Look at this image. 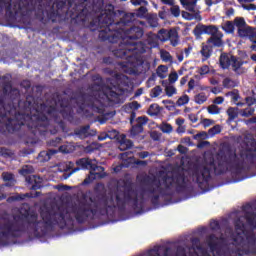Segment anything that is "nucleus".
<instances>
[{
    "label": "nucleus",
    "instance_id": "4be33fe9",
    "mask_svg": "<svg viewBox=\"0 0 256 256\" xmlns=\"http://www.w3.org/2000/svg\"><path fill=\"white\" fill-rule=\"evenodd\" d=\"M206 43H208V45H212V47H223V40L221 37L217 36V34L211 36Z\"/></svg>",
    "mask_w": 256,
    "mask_h": 256
},
{
    "label": "nucleus",
    "instance_id": "338daca9",
    "mask_svg": "<svg viewBox=\"0 0 256 256\" xmlns=\"http://www.w3.org/2000/svg\"><path fill=\"white\" fill-rule=\"evenodd\" d=\"M106 139H109V134H107V132H102L98 136V141H105Z\"/></svg>",
    "mask_w": 256,
    "mask_h": 256
},
{
    "label": "nucleus",
    "instance_id": "e2e57ef3",
    "mask_svg": "<svg viewBox=\"0 0 256 256\" xmlns=\"http://www.w3.org/2000/svg\"><path fill=\"white\" fill-rule=\"evenodd\" d=\"M2 177L4 181H13V174L11 173H8V172L3 173Z\"/></svg>",
    "mask_w": 256,
    "mask_h": 256
},
{
    "label": "nucleus",
    "instance_id": "f03ea898",
    "mask_svg": "<svg viewBox=\"0 0 256 256\" xmlns=\"http://www.w3.org/2000/svg\"><path fill=\"white\" fill-rule=\"evenodd\" d=\"M21 92L11 82L2 84L0 94V133L26 131L34 139L47 137V104L39 105L37 98L27 95L20 99Z\"/></svg>",
    "mask_w": 256,
    "mask_h": 256
},
{
    "label": "nucleus",
    "instance_id": "052dcab7",
    "mask_svg": "<svg viewBox=\"0 0 256 256\" xmlns=\"http://www.w3.org/2000/svg\"><path fill=\"white\" fill-rule=\"evenodd\" d=\"M242 8H244L246 11H256V5L255 4H242Z\"/></svg>",
    "mask_w": 256,
    "mask_h": 256
},
{
    "label": "nucleus",
    "instance_id": "6ab92c4d",
    "mask_svg": "<svg viewBox=\"0 0 256 256\" xmlns=\"http://www.w3.org/2000/svg\"><path fill=\"white\" fill-rule=\"evenodd\" d=\"M235 55H229L227 53H222L219 58L220 67L222 69H229L231 67L232 59Z\"/></svg>",
    "mask_w": 256,
    "mask_h": 256
},
{
    "label": "nucleus",
    "instance_id": "393cba45",
    "mask_svg": "<svg viewBox=\"0 0 256 256\" xmlns=\"http://www.w3.org/2000/svg\"><path fill=\"white\" fill-rule=\"evenodd\" d=\"M171 34V30L161 29L158 31L157 38L165 43V41H169V35Z\"/></svg>",
    "mask_w": 256,
    "mask_h": 256
},
{
    "label": "nucleus",
    "instance_id": "4d7b16f0",
    "mask_svg": "<svg viewBox=\"0 0 256 256\" xmlns=\"http://www.w3.org/2000/svg\"><path fill=\"white\" fill-rule=\"evenodd\" d=\"M178 79H179V74H177V72H173L169 75V83H176Z\"/></svg>",
    "mask_w": 256,
    "mask_h": 256
},
{
    "label": "nucleus",
    "instance_id": "774afa93",
    "mask_svg": "<svg viewBox=\"0 0 256 256\" xmlns=\"http://www.w3.org/2000/svg\"><path fill=\"white\" fill-rule=\"evenodd\" d=\"M182 17L184 19H187V21H191L193 19V14L184 11L182 12Z\"/></svg>",
    "mask_w": 256,
    "mask_h": 256
},
{
    "label": "nucleus",
    "instance_id": "cd10ccee",
    "mask_svg": "<svg viewBox=\"0 0 256 256\" xmlns=\"http://www.w3.org/2000/svg\"><path fill=\"white\" fill-rule=\"evenodd\" d=\"M222 85H223L224 89H233V88L237 87V82H235L231 78H225L222 81Z\"/></svg>",
    "mask_w": 256,
    "mask_h": 256
},
{
    "label": "nucleus",
    "instance_id": "7ed1b4c3",
    "mask_svg": "<svg viewBox=\"0 0 256 256\" xmlns=\"http://www.w3.org/2000/svg\"><path fill=\"white\" fill-rule=\"evenodd\" d=\"M116 17L117 13H115L113 5H110V8L102 10L100 15L90 23V27H96L99 33L105 31L107 35H112L115 31L127 29L129 23L135 21V13H126L120 21L115 22Z\"/></svg>",
    "mask_w": 256,
    "mask_h": 256
},
{
    "label": "nucleus",
    "instance_id": "20e7f679",
    "mask_svg": "<svg viewBox=\"0 0 256 256\" xmlns=\"http://www.w3.org/2000/svg\"><path fill=\"white\" fill-rule=\"evenodd\" d=\"M145 35V31L139 26H132L130 28H122L114 31L112 34H107L105 31H100L98 37L100 41H108V43H119V47L133 44L139 41Z\"/></svg>",
    "mask_w": 256,
    "mask_h": 256
},
{
    "label": "nucleus",
    "instance_id": "c85d7f7f",
    "mask_svg": "<svg viewBox=\"0 0 256 256\" xmlns=\"http://www.w3.org/2000/svg\"><path fill=\"white\" fill-rule=\"evenodd\" d=\"M168 70H169V68H167V66L160 65V66H158V68L156 70V74L160 79H165V77H167V75H165V73H167Z\"/></svg>",
    "mask_w": 256,
    "mask_h": 256
},
{
    "label": "nucleus",
    "instance_id": "5fc2aeb1",
    "mask_svg": "<svg viewBox=\"0 0 256 256\" xmlns=\"http://www.w3.org/2000/svg\"><path fill=\"white\" fill-rule=\"evenodd\" d=\"M191 243L196 247V249H198V251H201V240L198 237L192 238Z\"/></svg>",
    "mask_w": 256,
    "mask_h": 256
},
{
    "label": "nucleus",
    "instance_id": "2eb2a0df",
    "mask_svg": "<svg viewBox=\"0 0 256 256\" xmlns=\"http://www.w3.org/2000/svg\"><path fill=\"white\" fill-rule=\"evenodd\" d=\"M231 61L232 62L230 66H232V71H234V73H236L237 75H241L245 73V70L243 69V65L247 63L246 61H243V59L237 56H232Z\"/></svg>",
    "mask_w": 256,
    "mask_h": 256
},
{
    "label": "nucleus",
    "instance_id": "e433bc0d",
    "mask_svg": "<svg viewBox=\"0 0 256 256\" xmlns=\"http://www.w3.org/2000/svg\"><path fill=\"white\" fill-rule=\"evenodd\" d=\"M165 93L167 97H172L177 94V88H175V86H172V85L166 86Z\"/></svg>",
    "mask_w": 256,
    "mask_h": 256
},
{
    "label": "nucleus",
    "instance_id": "c03bdc74",
    "mask_svg": "<svg viewBox=\"0 0 256 256\" xmlns=\"http://www.w3.org/2000/svg\"><path fill=\"white\" fill-rule=\"evenodd\" d=\"M61 141H63L61 137H56L49 141V145L50 147H59V145H61Z\"/></svg>",
    "mask_w": 256,
    "mask_h": 256
},
{
    "label": "nucleus",
    "instance_id": "bb28decb",
    "mask_svg": "<svg viewBox=\"0 0 256 256\" xmlns=\"http://www.w3.org/2000/svg\"><path fill=\"white\" fill-rule=\"evenodd\" d=\"M163 108L159 107V104H151L147 113L150 115V117H155L161 113V110Z\"/></svg>",
    "mask_w": 256,
    "mask_h": 256
},
{
    "label": "nucleus",
    "instance_id": "dca6fc26",
    "mask_svg": "<svg viewBox=\"0 0 256 256\" xmlns=\"http://www.w3.org/2000/svg\"><path fill=\"white\" fill-rule=\"evenodd\" d=\"M38 19L42 21L43 23L47 21H52V23H55V19H57V12L53 9L48 10H41V15L38 16Z\"/></svg>",
    "mask_w": 256,
    "mask_h": 256
},
{
    "label": "nucleus",
    "instance_id": "2f4dec72",
    "mask_svg": "<svg viewBox=\"0 0 256 256\" xmlns=\"http://www.w3.org/2000/svg\"><path fill=\"white\" fill-rule=\"evenodd\" d=\"M234 25L238 27V29H242L247 26V22H245V18L243 17H236L234 19Z\"/></svg>",
    "mask_w": 256,
    "mask_h": 256
},
{
    "label": "nucleus",
    "instance_id": "f257e3e1",
    "mask_svg": "<svg viewBox=\"0 0 256 256\" xmlns=\"http://www.w3.org/2000/svg\"><path fill=\"white\" fill-rule=\"evenodd\" d=\"M150 182L147 184L143 193L133 188L132 183H125L122 189H117L115 193L109 192L107 194H99L95 197H90L89 201L81 200L78 204L72 206V213L80 225L93 221L95 217L101 215L102 217H115L117 209L125 211L127 204L132 203L134 211H143L145 209V193L152 195L150 202L157 206L159 205L160 197H173L174 191L176 193H187L189 189V182L185 174L176 173L172 176L165 175L161 180L147 176Z\"/></svg>",
    "mask_w": 256,
    "mask_h": 256
},
{
    "label": "nucleus",
    "instance_id": "680f3d73",
    "mask_svg": "<svg viewBox=\"0 0 256 256\" xmlns=\"http://www.w3.org/2000/svg\"><path fill=\"white\" fill-rule=\"evenodd\" d=\"M208 134L207 132L203 131L194 136V139H207Z\"/></svg>",
    "mask_w": 256,
    "mask_h": 256
},
{
    "label": "nucleus",
    "instance_id": "aec40b11",
    "mask_svg": "<svg viewBox=\"0 0 256 256\" xmlns=\"http://www.w3.org/2000/svg\"><path fill=\"white\" fill-rule=\"evenodd\" d=\"M208 247H210L211 251H217V249H219V237H217V235L215 234H210L207 238H206Z\"/></svg>",
    "mask_w": 256,
    "mask_h": 256
},
{
    "label": "nucleus",
    "instance_id": "9d476101",
    "mask_svg": "<svg viewBox=\"0 0 256 256\" xmlns=\"http://www.w3.org/2000/svg\"><path fill=\"white\" fill-rule=\"evenodd\" d=\"M217 33H219V28L215 25L198 24L193 29V34L196 39H199L201 35H211L213 37L217 35Z\"/></svg>",
    "mask_w": 256,
    "mask_h": 256
},
{
    "label": "nucleus",
    "instance_id": "4c0bfd02",
    "mask_svg": "<svg viewBox=\"0 0 256 256\" xmlns=\"http://www.w3.org/2000/svg\"><path fill=\"white\" fill-rule=\"evenodd\" d=\"M160 57L162 61H165V63H168V61H173V56H171V53L166 50L161 52Z\"/></svg>",
    "mask_w": 256,
    "mask_h": 256
},
{
    "label": "nucleus",
    "instance_id": "1a4fd4ad",
    "mask_svg": "<svg viewBox=\"0 0 256 256\" xmlns=\"http://www.w3.org/2000/svg\"><path fill=\"white\" fill-rule=\"evenodd\" d=\"M2 11L9 19H15L21 13V0H0V13Z\"/></svg>",
    "mask_w": 256,
    "mask_h": 256
},
{
    "label": "nucleus",
    "instance_id": "423d86ee",
    "mask_svg": "<svg viewBox=\"0 0 256 256\" xmlns=\"http://www.w3.org/2000/svg\"><path fill=\"white\" fill-rule=\"evenodd\" d=\"M76 167L72 168V170L69 173L63 174V179H69L70 176L73 175V173H77V171H90V175H93L94 177L91 178V176H88L83 182L82 185H89L95 179V175H99V173H95V171H99L100 173L105 171V168L103 166L97 165L95 163V160L90 158H79L76 160Z\"/></svg>",
    "mask_w": 256,
    "mask_h": 256
},
{
    "label": "nucleus",
    "instance_id": "8fccbe9b",
    "mask_svg": "<svg viewBox=\"0 0 256 256\" xmlns=\"http://www.w3.org/2000/svg\"><path fill=\"white\" fill-rule=\"evenodd\" d=\"M162 133H171L173 131V126L169 123H165L161 128Z\"/></svg>",
    "mask_w": 256,
    "mask_h": 256
},
{
    "label": "nucleus",
    "instance_id": "603ef678",
    "mask_svg": "<svg viewBox=\"0 0 256 256\" xmlns=\"http://www.w3.org/2000/svg\"><path fill=\"white\" fill-rule=\"evenodd\" d=\"M234 243H237V245H243V241H245V238L241 236V233H237V236L233 238Z\"/></svg>",
    "mask_w": 256,
    "mask_h": 256
},
{
    "label": "nucleus",
    "instance_id": "f3484780",
    "mask_svg": "<svg viewBox=\"0 0 256 256\" xmlns=\"http://www.w3.org/2000/svg\"><path fill=\"white\" fill-rule=\"evenodd\" d=\"M200 55L202 56V61H207V59L211 58V55H213V46L211 44L202 43Z\"/></svg>",
    "mask_w": 256,
    "mask_h": 256
},
{
    "label": "nucleus",
    "instance_id": "9b49d317",
    "mask_svg": "<svg viewBox=\"0 0 256 256\" xmlns=\"http://www.w3.org/2000/svg\"><path fill=\"white\" fill-rule=\"evenodd\" d=\"M147 123H149V117L147 116H139L138 118H136V124L132 125L130 129V134L132 135V137H137V135H141L144 130L143 127L147 125Z\"/></svg>",
    "mask_w": 256,
    "mask_h": 256
},
{
    "label": "nucleus",
    "instance_id": "c9c22d12",
    "mask_svg": "<svg viewBox=\"0 0 256 256\" xmlns=\"http://www.w3.org/2000/svg\"><path fill=\"white\" fill-rule=\"evenodd\" d=\"M208 113H210V115H219L221 113V109L219 106L212 104L208 106Z\"/></svg>",
    "mask_w": 256,
    "mask_h": 256
},
{
    "label": "nucleus",
    "instance_id": "f8f14e48",
    "mask_svg": "<svg viewBox=\"0 0 256 256\" xmlns=\"http://www.w3.org/2000/svg\"><path fill=\"white\" fill-rule=\"evenodd\" d=\"M74 135L75 137H78V139H88V137H95V135H97V131L91 130L90 125H85L76 128L74 130Z\"/></svg>",
    "mask_w": 256,
    "mask_h": 256
},
{
    "label": "nucleus",
    "instance_id": "3c124183",
    "mask_svg": "<svg viewBox=\"0 0 256 256\" xmlns=\"http://www.w3.org/2000/svg\"><path fill=\"white\" fill-rule=\"evenodd\" d=\"M226 95H227V97H229V96L232 97V99L234 101H239V91H237V90L228 92Z\"/></svg>",
    "mask_w": 256,
    "mask_h": 256
},
{
    "label": "nucleus",
    "instance_id": "69168bd1",
    "mask_svg": "<svg viewBox=\"0 0 256 256\" xmlns=\"http://www.w3.org/2000/svg\"><path fill=\"white\" fill-rule=\"evenodd\" d=\"M148 23L151 25V27H155L157 25V18L149 16Z\"/></svg>",
    "mask_w": 256,
    "mask_h": 256
},
{
    "label": "nucleus",
    "instance_id": "a878e982",
    "mask_svg": "<svg viewBox=\"0 0 256 256\" xmlns=\"http://www.w3.org/2000/svg\"><path fill=\"white\" fill-rule=\"evenodd\" d=\"M228 120L227 123H231L239 117V112H237V108L230 107L227 110Z\"/></svg>",
    "mask_w": 256,
    "mask_h": 256
},
{
    "label": "nucleus",
    "instance_id": "a211bd4d",
    "mask_svg": "<svg viewBox=\"0 0 256 256\" xmlns=\"http://www.w3.org/2000/svg\"><path fill=\"white\" fill-rule=\"evenodd\" d=\"M36 197H41V192H28L25 194H16L11 197L12 201H25V199H35Z\"/></svg>",
    "mask_w": 256,
    "mask_h": 256
},
{
    "label": "nucleus",
    "instance_id": "b1692460",
    "mask_svg": "<svg viewBox=\"0 0 256 256\" xmlns=\"http://www.w3.org/2000/svg\"><path fill=\"white\" fill-rule=\"evenodd\" d=\"M183 7L187 11H190L191 13L195 12V7L197 6V0H183V2H180Z\"/></svg>",
    "mask_w": 256,
    "mask_h": 256
},
{
    "label": "nucleus",
    "instance_id": "c756f323",
    "mask_svg": "<svg viewBox=\"0 0 256 256\" xmlns=\"http://www.w3.org/2000/svg\"><path fill=\"white\" fill-rule=\"evenodd\" d=\"M194 101L197 105H203L207 101V95H205V92L199 93L194 97Z\"/></svg>",
    "mask_w": 256,
    "mask_h": 256
},
{
    "label": "nucleus",
    "instance_id": "79ce46f5",
    "mask_svg": "<svg viewBox=\"0 0 256 256\" xmlns=\"http://www.w3.org/2000/svg\"><path fill=\"white\" fill-rule=\"evenodd\" d=\"M162 103L168 111H173V109H175V102L172 100H163Z\"/></svg>",
    "mask_w": 256,
    "mask_h": 256
},
{
    "label": "nucleus",
    "instance_id": "ea45409f",
    "mask_svg": "<svg viewBox=\"0 0 256 256\" xmlns=\"http://www.w3.org/2000/svg\"><path fill=\"white\" fill-rule=\"evenodd\" d=\"M255 113V108H246L241 111L242 117H251Z\"/></svg>",
    "mask_w": 256,
    "mask_h": 256
},
{
    "label": "nucleus",
    "instance_id": "4468645a",
    "mask_svg": "<svg viewBox=\"0 0 256 256\" xmlns=\"http://www.w3.org/2000/svg\"><path fill=\"white\" fill-rule=\"evenodd\" d=\"M250 209H251L250 203L242 206V211H244V217H245L248 225H250V227L255 228L256 227V221H255L256 214H255V212L250 211Z\"/></svg>",
    "mask_w": 256,
    "mask_h": 256
},
{
    "label": "nucleus",
    "instance_id": "72a5a7b5",
    "mask_svg": "<svg viewBox=\"0 0 256 256\" xmlns=\"http://www.w3.org/2000/svg\"><path fill=\"white\" fill-rule=\"evenodd\" d=\"M161 93H163V88H161V86H155L150 92V97L155 99L156 97H159Z\"/></svg>",
    "mask_w": 256,
    "mask_h": 256
},
{
    "label": "nucleus",
    "instance_id": "a18cd8bd",
    "mask_svg": "<svg viewBox=\"0 0 256 256\" xmlns=\"http://www.w3.org/2000/svg\"><path fill=\"white\" fill-rule=\"evenodd\" d=\"M130 3H132V5H134L135 7L139 5H144V7H147V5H149V2H147V0H130Z\"/></svg>",
    "mask_w": 256,
    "mask_h": 256
},
{
    "label": "nucleus",
    "instance_id": "7c9ffc66",
    "mask_svg": "<svg viewBox=\"0 0 256 256\" xmlns=\"http://www.w3.org/2000/svg\"><path fill=\"white\" fill-rule=\"evenodd\" d=\"M222 29L226 33H233L235 31V24L232 21H227Z\"/></svg>",
    "mask_w": 256,
    "mask_h": 256
},
{
    "label": "nucleus",
    "instance_id": "0e129e2a",
    "mask_svg": "<svg viewBox=\"0 0 256 256\" xmlns=\"http://www.w3.org/2000/svg\"><path fill=\"white\" fill-rule=\"evenodd\" d=\"M213 123H214L213 120L207 119V118L203 119V121H202V125L204 127H211V125H213Z\"/></svg>",
    "mask_w": 256,
    "mask_h": 256
},
{
    "label": "nucleus",
    "instance_id": "13d9d810",
    "mask_svg": "<svg viewBox=\"0 0 256 256\" xmlns=\"http://www.w3.org/2000/svg\"><path fill=\"white\" fill-rule=\"evenodd\" d=\"M176 253L179 256H187V251L185 250V248L183 246H178L176 249Z\"/></svg>",
    "mask_w": 256,
    "mask_h": 256
},
{
    "label": "nucleus",
    "instance_id": "49530a36",
    "mask_svg": "<svg viewBox=\"0 0 256 256\" xmlns=\"http://www.w3.org/2000/svg\"><path fill=\"white\" fill-rule=\"evenodd\" d=\"M0 157H11V150L5 147H0Z\"/></svg>",
    "mask_w": 256,
    "mask_h": 256
},
{
    "label": "nucleus",
    "instance_id": "37998d69",
    "mask_svg": "<svg viewBox=\"0 0 256 256\" xmlns=\"http://www.w3.org/2000/svg\"><path fill=\"white\" fill-rule=\"evenodd\" d=\"M170 13L173 15V17H179V15H181V8H179L177 5H174L170 8Z\"/></svg>",
    "mask_w": 256,
    "mask_h": 256
},
{
    "label": "nucleus",
    "instance_id": "39448f33",
    "mask_svg": "<svg viewBox=\"0 0 256 256\" xmlns=\"http://www.w3.org/2000/svg\"><path fill=\"white\" fill-rule=\"evenodd\" d=\"M147 46L143 42H133V44H126V46H122L113 51L114 56L117 59H124V62H120L122 67H129V65H137L139 63V59H141V55L146 53Z\"/></svg>",
    "mask_w": 256,
    "mask_h": 256
},
{
    "label": "nucleus",
    "instance_id": "58836bf2",
    "mask_svg": "<svg viewBox=\"0 0 256 256\" xmlns=\"http://www.w3.org/2000/svg\"><path fill=\"white\" fill-rule=\"evenodd\" d=\"M147 11V7H145V5H142L139 9H137L135 17H145V15H147Z\"/></svg>",
    "mask_w": 256,
    "mask_h": 256
},
{
    "label": "nucleus",
    "instance_id": "a19ab883",
    "mask_svg": "<svg viewBox=\"0 0 256 256\" xmlns=\"http://www.w3.org/2000/svg\"><path fill=\"white\" fill-rule=\"evenodd\" d=\"M38 159H40L42 163L49 161L50 160L49 153H47V151H41L38 155Z\"/></svg>",
    "mask_w": 256,
    "mask_h": 256
},
{
    "label": "nucleus",
    "instance_id": "6e6d98bb",
    "mask_svg": "<svg viewBox=\"0 0 256 256\" xmlns=\"http://www.w3.org/2000/svg\"><path fill=\"white\" fill-rule=\"evenodd\" d=\"M210 71H211V70H210L209 66L203 65V66L200 67V69H199V74H200V75H207V74H209Z\"/></svg>",
    "mask_w": 256,
    "mask_h": 256
},
{
    "label": "nucleus",
    "instance_id": "0eeeda50",
    "mask_svg": "<svg viewBox=\"0 0 256 256\" xmlns=\"http://www.w3.org/2000/svg\"><path fill=\"white\" fill-rule=\"evenodd\" d=\"M121 74H115V81L112 86H108L105 91V95L111 103L119 104L121 103V95L125 93L123 88V82L121 81Z\"/></svg>",
    "mask_w": 256,
    "mask_h": 256
},
{
    "label": "nucleus",
    "instance_id": "bf43d9fd",
    "mask_svg": "<svg viewBox=\"0 0 256 256\" xmlns=\"http://www.w3.org/2000/svg\"><path fill=\"white\" fill-rule=\"evenodd\" d=\"M245 101H246L248 107H251V105H255V103H256L255 97H251V96L246 97Z\"/></svg>",
    "mask_w": 256,
    "mask_h": 256
},
{
    "label": "nucleus",
    "instance_id": "864d4df0",
    "mask_svg": "<svg viewBox=\"0 0 256 256\" xmlns=\"http://www.w3.org/2000/svg\"><path fill=\"white\" fill-rule=\"evenodd\" d=\"M210 227H211L212 231H219V229H221V225L219 224V221H217V220H213L210 223Z\"/></svg>",
    "mask_w": 256,
    "mask_h": 256
},
{
    "label": "nucleus",
    "instance_id": "ddd939ff",
    "mask_svg": "<svg viewBox=\"0 0 256 256\" xmlns=\"http://www.w3.org/2000/svg\"><path fill=\"white\" fill-rule=\"evenodd\" d=\"M239 37H248V39L256 45V30L251 26H244L238 29Z\"/></svg>",
    "mask_w": 256,
    "mask_h": 256
},
{
    "label": "nucleus",
    "instance_id": "6e6552de",
    "mask_svg": "<svg viewBox=\"0 0 256 256\" xmlns=\"http://www.w3.org/2000/svg\"><path fill=\"white\" fill-rule=\"evenodd\" d=\"M19 173L25 177V181L32 191H38V189L43 187V178L37 175H31V173H33L32 166L26 165L22 167V169L19 170Z\"/></svg>",
    "mask_w": 256,
    "mask_h": 256
},
{
    "label": "nucleus",
    "instance_id": "de8ad7c7",
    "mask_svg": "<svg viewBox=\"0 0 256 256\" xmlns=\"http://www.w3.org/2000/svg\"><path fill=\"white\" fill-rule=\"evenodd\" d=\"M128 107L132 109V111H138V109H141V104L137 101H133L128 104Z\"/></svg>",
    "mask_w": 256,
    "mask_h": 256
},
{
    "label": "nucleus",
    "instance_id": "412c9836",
    "mask_svg": "<svg viewBox=\"0 0 256 256\" xmlns=\"http://www.w3.org/2000/svg\"><path fill=\"white\" fill-rule=\"evenodd\" d=\"M168 41H170L172 47H177V45H179V32L175 29H170Z\"/></svg>",
    "mask_w": 256,
    "mask_h": 256
},
{
    "label": "nucleus",
    "instance_id": "473e14b6",
    "mask_svg": "<svg viewBox=\"0 0 256 256\" xmlns=\"http://www.w3.org/2000/svg\"><path fill=\"white\" fill-rule=\"evenodd\" d=\"M189 103V95L184 94L176 101L177 107H183V105H187Z\"/></svg>",
    "mask_w": 256,
    "mask_h": 256
},
{
    "label": "nucleus",
    "instance_id": "5701e85b",
    "mask_svg": "<svg viewBox=\"0 0 256 256\" xmlns=\"http://www.w3.org/2000/svg\"><path fill=\"white\" fill-rule=\"evenodd\" d=\"M133 147V141L125 138V136L120 140V144L118 149L120 151H127V149H131Z\"/></svg>",
    "mask_w": 256,
    "mask_h": 256
},
{
    "label": "nucleus",
    "instance_id": "f704fd0d",
    "mask_svg": "<svg viewBox=\"0 0 256 256\" xmlns=\"http://www.w3.org/2000/svg\"><path fill=\"white\" fill-rule=\"evenodd\" d=\"M221 133V126L220 125H215L212 128L208 130V135L209 137H214V135H219Z\"/></svg>",
    "mask_w": 256,
    "mask_h": 256
},
{
    "label": "nucleus",
    "instance_id": "09e8293b",
    "mask_svg": "<svg viewBox=\"0 0 256 256\" xmlns=\"http://www.w3.org/2000/svg\"><path fill=\"white\" fill-rule=\"evenodd\" d=\"M0 247H4V223L0 222Z\"/></svg>",
    "mask_w": 256,
    "mask_h": 256
}]
</instances>
